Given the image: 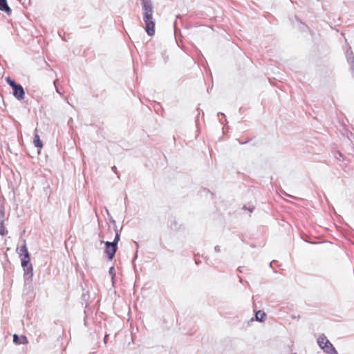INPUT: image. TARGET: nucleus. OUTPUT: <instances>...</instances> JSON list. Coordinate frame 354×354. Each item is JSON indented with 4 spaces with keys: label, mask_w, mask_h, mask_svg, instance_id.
Instances as JSON below:
<instances>
[{
    "label": "nucleus",
    "mask_w": 354,
    "mask_h": 354,
    "mask_svg": "<svg viewBox=\"0 0 354 354\" xmlns=\"http://www.w3.org/2000/svg\"><path fill=\"white\" fill-rule=\"evenodd\" d=\"M144 10L143 20L145 24V30L149 36L155 34V21L153 19V4L151 0H141Z\"/></svg>",
    "instance_id": "1"
},
{
    "label": "nucleus",
    "mask_w": 354,
    "mask_h": 354,
    "mask_svg": "<svg viewBox=\"0 0 354 354\" xmlns=\"http://www.w3.org/2000/svg\"><path fill=\"white\" fill-rule=\"evenodd\" d=\"M101 243L105 244L104 252L107 255L108 259L111 261L117 252L118 246L110 241H102Z\"/></svg>",
    "instance_id": "2"
},
{
    "label": "nucleus",
    "mask_w": 354,
    "mask_h": 354,
    "mask_svg": "<svg viewBox=\"0 0 354 354\" xmlns=\"http://www.w3.org/2000/svg\"><path fill=\"white\" fill-rule=\"evenodd\" d=\"M30 261L27 259H21V266L24 271V278L26 280L32 281L33 276V269L31 264L29 263Z\"/></svg>",
    "instance_id": "3"
},
{
    "label": "nucleus",
    "mask_w": 354,
    "mask_h": 354,
    "mask_svg": "<svg viewBox=\"0 0 354 354\" xmlns=\"http://www.w3.org/2000/svg\"><path fill=\"white\" fill-rule=\"evenodd\" d=\"M13 95L16 99L21 101L25 97V91L23 86L18 84L13 89H12Z\"/></svg>",
    "instance_id": "4"
},
{
    "label": "nucleus",
    "mask_w": 354,
    "mask_h": 354,
    "mask_svg": "<svg viewBox=\"0 0 354 354\" xmlns=\"http://www.w3.org/2000/svg\"><path fill=\"white\" fill-rule=\"evenodd\" d=\"M291 23L294 27L297 28L301 32H305L309 30L307 25L303 23L297 17H295L292 19Z\"/></svg>",
    "instance_id": "5"
},
{
    "label": "nucleus",
    "mask_w": 354,
    "mask_h": 354,
    "mask_svg": "<svg viewBox=\"0 0 354 354\" xmlns=\"http://www.w3.org/2000/svg\"><path fill=\"white\" fill-rule=\"evenodd\" d=\"M19 256L21 257V259H27L30 261V254L28 251L26 241H24V244L20 247Z\"/></svg>",
    "instance_id": "6"
},
{
    "label": "nucleus",
    "mask_w": 354,
    "mask_h": 354,
    "mask_svg": "<svg viewBox=\"0 0 354 354\" xmlns=\"http://www.w3.org/2000/svg\"><path fill=\"white\" fill-rule=\"evenodd\" d=\"M322 349L325 353L328 354H338L336 349L330 342V341H328V343L322 347Z\"/></svg>",
    "instance_id": "7"
},
{
    "label": "nucleus",
    "mask_w": 354,
    "mask_h": 354,
    "mask_svg": "<svg viewBox=\"0 0 354 354\" xmlns=\"http://www.w3.org/2000/svg\"><path fill=\"white\" fill-rule=\"evenodd\" d=\"M13 342L16 344H28V339L24 335H21L19 337L17 334H15L13 335Z\"/></svg>",
    "instance_id": "8"
},
{
    "label": "nucleus",
    "mask_w": 354,
    "mask_h": 354,
    "mask_svg": "<svg viewBox=\"0 0 354 354\" xmlns=\"http://www.w3.org/2000/svg\"><path fill=\"white\" fill-rule=\"evenodd\" d=\"M0 10L4 11L7 13L11 12V9L8 5L7 0H0Z\"/></svg>",
    "instance_id": "9"
},
{
    "label": "nucleus",
    "mask_w": 354,
    "mask_h": 354,
    "mask_svg": "<svg viewBox=\"0 0 354 354\" xmlns=\"http://www.w3.org/2000/svg\"><path fill=\"white\" fill-rule=\"evenodd\" d=\"M329 340L327 339V337L324 335H321L318 339H317V344L319 346V347L322 349V347L326 345Z\"/></svg>",
    "instance_id": "10"
},
{
    "label": "nucleus",
    "mask_w": 354,
    "mask_h": 354,
    "mask_svg": "<svg viewBox=\"0 0 354 354\" xmlns=\"http://www.w3.org/2000/svg\"><path fill=\"white\" fill-rule=\"evenodd\" d=\"M266 317V314L261 311L259 310L255 314V319L259 322H263Z\"/></svg>",
    "instance_id": "11"
},
{
    "label": "nucleus",
    "mask_w": 354,
    "mask_h": 354,
    "mask_svg": "<svg viewBox=\"0 0 354 354\" xmlns=\"http://www.w3.org/2000/svg\"><path fill=\"white\" fill-rule=\"evenodd\" d=\"M33 142L36 147L41 148L43 146V143L40 140L39 136L37 133H35L34 136Z\"/></svg>",
    "instance_id": "12"
},
{
    "label": "nucleus",
    "mask_w": 354,
    "mask_h": 354,
    "mask_svg": "<svg viewBox=\"0 0 354 354\" xmlns=\"http://www.w3.org/2000/svg\"><path fill=\"white\" fill-rule=\"evenodd\" d=\"M3 198L0 199V223L2 221H4L5 212H4V206L3 204Z\"/></svg>",
    "instance_id": "13"
},
{
    "label": "nucleus",
    "mask_w": 354,
    "mask_h": 354,
    "mask_svg": "<svg viewBox=\"0 0 354 354\" xmlns=\"http://www.w3.org/2000/svg\"><path fill=\"white\" fill-rule=\"evenodd\" d=\"M346 56L348 62L350 64H351L352 57H354V55H353L351 48H349L348 49L346 50Z\"/></svg>",
    "instance_id": "14"
},
{
    "label": "nucleus",
    "mask_w": 354,
    "mask_h": 354,
    "mask_svg": "<svg viewBox=\"0 0 354 354\" xmlns=\"http://www.w3.org/2000/svg\"><path fill=\"white\" fill-rule=\"evenodd\" d=\"M115 236L114 240L111 243L118 246V243L120 241V233L117 229V227H115Z\"/></svg>",
    "instance_id": "15"
},
{
    "label": "nucleus",
    "mask_w": 354,
    "mask_h": 354,
    "mask_svg": "<svg viewBox=\"0 0 354 354\" xmlns=\"http://www.w3.org/2000/svg\"><path fill=\"white\" fill-rule=\"evenodd\" d=\"M6 80L12 89L18 84V83L12 80L10 77H6Z\"/></svg>",
    "instance_id": "16"
},
{
    "label": "nucleus",
    "mask_w": 354,
    "mask_h": 354,
    "mask_svg": "<svg viewBox=\"0 0 354 354\" xmlns=\"http://www.w3.org/2000/svg\"><path fill=\"white\" fill-rule=\"evenodd\" d=\"M7 233V231L5 229L4 227V221H2L1 223H0V234L1 236H4Z\"/></svg>",
    "instance_id": "17"
},
{
    "label": "nucleus",
    "mask_w": 354,
    "mask_h": 354,
    "mask_svg": "<svg viewBox=\"0 0 354 354\" xmlns=\"http://www.w3.org/2000/svg\"><path fill=\"white\" fill-rule=\"evenodd\" d=\"M243 208L245 209H248V211L250 212H252L254 207V206L250 205L248 207H246V206H244Z\"/></svg>",
    "instance_id": "18"
},
{
    "label": "nucleus",
    "mask_w": 354,
    "mask_h": 354,
    "mask_svg": "<svg viewBox=\"0 0 354 354\" xmlns=\"http://www.w3.org/2000/svg\"><path fill=\"white\" fill-rule=\"evenodd\" d=\"M113 267H111L109 269V274L111 275L112 278H113L115 274L113 273Z\"/></svg>",
    "instance_id": "19"
},
{
    "label": "nucleus",
    "mask_w": 354,
    "mask_h": 354,
    "mask_svg": "<svg viewBox=\"0 0 354 354\" xmlns=\"http://www.w3.org/2000/svg\"><path fill=\"white\" fill-rule=\"evenodd\" d=\"M214 251L216 252H221V248L219 245H216L214 247Z\"/></svg>",
    "instance_id": "20"
},
{
    "label": "nucleus",
    "mask_w": 354,
    "mask_h": 354,
    "mask_svg": "<svg viewBox=\"0 0 354 354\" xmlns=\"http://www.w3.org/2000/svg\"><path fill=\"white\" fill-rule=\"evenodd\" d=\"M55 88H56V91L57 93H58L59 95H62L61 92L59 91V88L55 86Z\"/></svg>",
    "instance_id": "21"
},
{
    "label": "nucleus",
    "mask_w": 354,
    "mask_h": 354,
    "mask_svg": "<svg viewBox=\"0 0 354 354\" xmlns=\"http://www.w3.org/2000/svg\"><path fill=\"white\" fill-rule=\"evenodd\" d=\"M339 157H337V159H339V158L342 157V154L341 153H338Z\"/></svg>",
    "instance_id": "22"
},
{
    "label": "nucleus",
    "mask_w": 354,
    "mask_h": 354,
    "mask_svg": "<svg viewBox=\"0 0 354 354\" xmlns=\"http://www.w3.org/2000/svg\"><path fill=\"white\" fill-rule=\"evenodd\" d=\"M339 157H337V159H339V158L342 157V154L341 153H338Z\"/></svg>",
    "instance_id": "23"
},
{
    "label": "nucleus",
    "mask_w": 354,
    "mask_h": 354,
    "mask_svg": "<svg viewBox=\"0 0 354 354\" xmlns=\"http://www.w3.org/2000/svg\"><path fill=\"white\" fill-rule=\"evenodd\" d=\"M108 336H109L108 335H106L104 336V342H106V339H107Z\"/></svg>",
    "instance_id": "24"
},
{
    "label": "nucleus",
    "mask_w": 354,
    "mask_h": 354,
    "mask_svg": "<svg viewBox=\"0 0 354 354\" xmlns=\"http://www.w3.org/2000/svg\"><path fill=\"white\" fill-rule=\"evenodd\" d=\"M162 56H163V57H164V60H165V62H166V61H167V57H165V53H162Z\"/></svg>",
    "instance_id": "25"
},
{
    "label": "nucleus",
    "mask_w": 354,
    "mask_h": 354,
    "mask_svg": "<svg viewBox=\"0 0 354 354\" xmlns=\"http://www.w3.org/2000/svg\"><path fill=\"white\" fill-rule=\"evenodd\" d=\"M220 115L225 116V115L223 113H218V116L219 117Z\"/></svg>",
    "instance_id": "26"
},
{
    "label": "nucleus",
    "mask_w": 354,
    "mask_h": 354,
    "mask_svg": "<svg viewBox=\"0 0 354 354\" xmlns=\"http://www.w3.org/2000/svg\"><path fill=\"white\" fill-rule=\"evenodd\" d=\"M112 170H113L114 172H115V170H116V167H115V166H113V167H112Z\"/></svg>",
    "instance_id": "27"
},
{
    "label": "nucleus",
    "mask_w": 354,
    "mask_h": 354,
    "mask_svg": "<svg viewBox=\"0 0 354 354\" xmlns=\"http://www.w3.org/2000/svg\"><path fill=\"white\" fill-rule=\"evenodd\" d=\"M1 198H3V196H0V199H1Z\"/></svg>",
    "instance_id": "28"
}]
</instances>
